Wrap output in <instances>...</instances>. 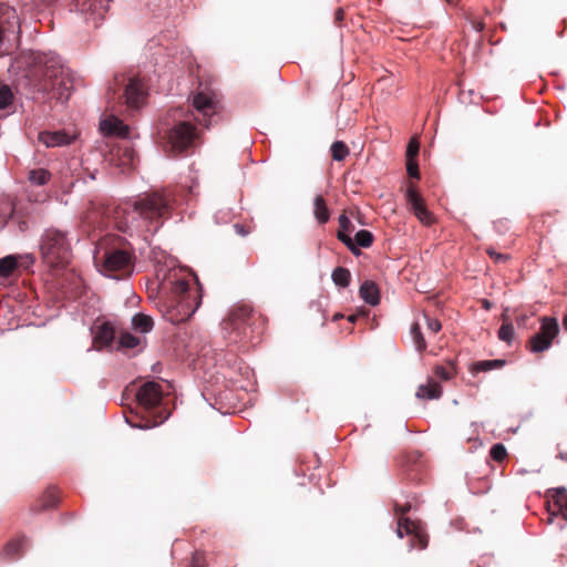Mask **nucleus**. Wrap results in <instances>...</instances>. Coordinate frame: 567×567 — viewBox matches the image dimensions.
I'll return each mask as SVG.
<instances>
[{
    "label": "nucleus",
    "mask_w": 567,
    "mask_h": 567,
    "mask_svg": "<svg viewBox=\"0 0 567 567\" xmlns=\"http://www.w3.org/2000/svg\"><path fill=\"white\" fill-rule=\"evenodd\" d=\"M24 73L18 86L33 100L66 101L72 89V76L61 59L53 53L28 52L17 60Z\"/></svg>",
    "instance_id": "obj_1"
},
{
    "label": "nucleus",
    "mask_w": 567,
    "mask_h": 567,
    "mask_svg": "<svg viewBox=\"0 0 567 567\" xmlns=\"http://www.w3.org/2000/svg\"><path fill=\"white\" fill-rule=\"evenodd\" d=\"M172 202L168 190L145 194L133 204H126L115 210L116 226L124 233L131 230L156 231L162 224L161 219L171 208Z\"/></svg>",
    "instance_id": "obj_2"
},
{
    "label": "nucleus",
    "mask_w": 567,
    "mask_h": 567,
    "mask_svg": "<svg viewBox=\"0 0 567 567\" xmlns=\"http://www.w3.org/2000/svg\"><path fill=\"white\" fill-rule=\"evenodd\" d=\"M161 307L166 319L172 323L188 320L202 303L198 287L190 286L184 278L169 275L159 286Z\"/></svg>",
    "instance_id": "obj_3"
},
{
    "label": "nucleus",
    "mask_w": 567,
    "mask_h": 567,
    "mask_svg": "<svg viewBox=\"0 0 567 567\" xmlns=\"http://www.w3.org/2000/svg\"><path fill=\"white\" fill-rule=\"evenodd\" d=\"M146 95L145 85L140 78L116 74L113 84L107 87L106 102L112 111H116L117 105H126L127 110L136 111L144 104Z\"/></svg>",
    "instance_id": "obj_4"
},
{
    "label": "nucleus",
    "mask_w": 567,
    "mask_h": 567,
    "mask_svg": "<svg viewBox=\"0 0 567 567\" xmlns=\"http://www.w3.org/2000/svg\"><path fill=\"white\" fill-rule=\"evenodd\" d=\"M162 400L163 390L159 383L155 381L143 383L137 390L136 401L138 408L147 415L143 414L140 421L134 420L137 414L132 417L126 416V422L138 429H151L162 424L167 419V415L156 411Z\"/></svg>",
    "instance_id": "obj_5"
},
{
    "label": "nucleus",
    "mask_w": 567,
    "mask_h": 567,
    "mask_svg": "<svg viewBox=\"0 0 567 567\" xmlns=\"http://www.w3.org/2000/svg\"><path fill=\"white\" fill-rule=\"evenodd\" d=\"M40 254L49 267L64 268L72 257L68 234L53 227L45 229L40 238Z\"/></svg>",
    "instance_id": "obj_6"
},
{
    "label": "nucleus",
    "mask_w": 567,
    "mask_h": 567,
    "mask_svg": "<svg viewBox=\"0 0 567 567\" xmlns=\"http://www.w3.org/2000/svg\"><path fill=\"white\" fill-rule=\"evenodd\" d=\"M256 313L250 306L240 305L231 309L223 321L225 338L230 343L246 341L252 337Z\"/></svg>",
    "instance_id": "obj_7"
},
{
    "label": "nucleus",
    "mask_w": 567,
    "mask_h": 567,
    "mask_svg": "<svg viewBox=\"0 0 567 567\" xmlns=\"http://www.w3.org/2000/svg\"><path fill=\"white\" fill-rule=\"evenodd\" d=\"M410 509L411 504L409 503L405 505H400L396 503L394 505V513L398 517L396 534L400 538H402L404 534L411 536V547L425 549L429 544V536L420 522L411 520L404 516Z\"/></svg>",
    "instance_id": "obj_8"
},
{
    "label": "nucleus",
    "mask_w": 567,
    "mask_h": 567,
    "mask_svg": "<svg viewBox=\"0 0 567 567\" xmlns=\"http://www.w3.org/2000/svg\"><path fill=\"white\" fill-rule=\"evenodd\" d=\"M193 106L195 110L194 118L205 127L210 126L212 117L219 111L216 94L209 90L196 92L193 96Z\"/></svg>",
    "instance_id": "obj_9"
},
{
    "label": "nucleus",
    "mask_w": 567,
    "mask_h": 567,
    "mask_svg": "<svg viewBox=\"0 0 567 567\" xmlns=\"http://www.w3.org/2000/svg\"><path fill=\"white\" fill-rule=\"evenodd\" d=\"M559 333V324L556 318L542 317L540 328L527 342L529 351L538 353L548 350L551 347L553 340Z\"/></svg>",
    "instance_id": "obj_10"
},
{
    "label": "nucleus",
    "mask_w": 567,
    "mask_h": 567,
    "mask_svg": "<svg viewBox=\"0 0 567 567\" xmlns=\"http://www.w3.org/2000/svg\"><path fill=\"white\" fill-rule=\"evenodd\" d=\"M197 138L196 127L187 121H181L168 133L169 144L178 152L194 147Z\"/></svg>",
    "instance_id": "obj_11"
},
{
    "label": "nucleus",
    "mask_w": 567,
    "mask_h": 567,
    "mask_svg": "<svg viewBox=\"0 0 567 567\" xmlns=\"http://www.w3.org/2000/svg\"><path fill=\"white\" fill-rule=\"evenodd\" d=\"M110 0H73V6L78 12L84 16L86 22H92L94 27L104 19Z\"/></svg>",
    "instance_id": "obj_12"
},
{
    "label": "nucleus",
    "mask_w": 567,
    "mask_h": 567,
    "mask_svg": "<svg viewBox=\"0 0 567 567\" xmlns=\"http://www.w3.org/2000/svg\"><path fill=\"white\" fill-rule=\"evenodd\" d=\"M102 267L103 271L109 276L117 271L130 274L132 270V257L125 250L115 249L103 256Z\"/></svg>",
    "instance_id": "obj_13"
},
{
    "label": "nucleus",
    "mask_w": 567,
    "mask_h": 567,
    "mask_svg": "<svg viewBox=\"0 0 567 567\" xmlns=\"http://www.w3.org/2000/svg\"><path fill=\"white\" fill-rule=\"evenodd\" d=\"M406 200L411 206L415 217L425 226L435 221L433 214L426 208L423 198L415 188L409 187L406 190Z\"/></svg>",
    "instance_id": "obj_14"
},
{
    "label": "nucleus",
    "mask_w": 567,
    "mask_h": 567,
    "mask_svg": "<svg viewBox=\"0 0 567 567\" xmlns=\"http://www.w3.org/2000/svg\"><path fill=\"white\" fill-rule=\"evenodd\" d=\"M20 28V20L14 8L0 6V45L7 34L14 33Z\"/></svg>",
    "instance_id": "obj_15"
},
{
    "label": "nucleus",
    "mask_w": 567,
    "mask_h": 567,
    "mask_svg": "<svg viewBox=\"0 0 567 567\" xmlns=\"http://www.w3.org/2000/svg\"><path fill=\"white\" fill-rule=\"evenodd\" d=\"M338 220L340 229L337 233V238L344 244L353 255L359 256L361 251L354 245L353 239L349 236V233L354 230V225L346 214H341Z\"/></svg>",
    "instance_id": "obj_16"
},
{
    "label": "nucleus",
    "mask_w": 567,
    "mask_h": 567,
    "mask_svg": "<svg viewBox=\"0 0 567 567\" xmlns=\"http://www.w3.org/2000/svg\"><path fill=\"white\" fill-rule=\"evenodd\" d=\"M60 502V492L55 486L48 487L43 494L38 498L31 511L41 513L47 509L54 508Z\"/></svg>",
    "instance_id": "obj_17"
},
{
    "label": "nucleus",
    "mask_w": 567,
    "mask_h": 567,
    "mask_svg": "<svg viewBox=\"0 0 567 567\" xmlns=\"http://www.w3.org/2000/svg\"><path fill=\"white\" fill-rule=\"evenodd\" d=\"M101 130L107 135L126 138L130 135V127L120 118L110 116L101 122Z\"/></svg>",
    "instance_id": "obj_18"
},
{
    "label": "nucleus",
    "mask_w": 567,
    "mask_h": 567,
    "mask_svg": "<svg viewBox=\"0 0 567 567\" xmlns=\"http://www.w3.org/2000/svg\"><path fill=\"white\" fill-rule=\"evenodd\" d=\"M38 140L39 142L43 143L47 147H56L70 144L73 137L64 131H55L41 132L39 134Z\"/></svg>",
    "instance_id": "obj_19"
},
{
    "label": "nucleus",
    "mask_w": 567,
    "mask_h": 567,
    "mask_svg": "<svg viewBox=\"0 0 567 567\" xmlns=\"http://www.w3.org/2000/svg\"><path fill=\"white\" fill-rule=\"evenodd\" d=\"M547 493L551 498L553 506L567 520V489L565 487H557L548 489Z\"/></svg>",
    "instance_id": "obj_20"
},
{
    "label": "nucleus",
    "mask_w": 567,
    "mask_h": 567,
    "mask_svg": "<svg viewBox=\"0 0 567 567\" xmlns=\"http://www.w3.org/2000/svg\"><path fill=\"white\" fill-rule=\"evenodd\" d=\"M360 297L370 306H377L380 302V290L375 282L365 280L359 290Z\"/></svg>",
    "instance_id": "obj_21"
},
{
    "label": "nucleus",
    "mask_w": 567,
    "mask_h": 567,
    "mask_svg": "<svg viewBox=\"0 0 567 567\" xmlns=\"http://www.w3.org/2000/svg\"><path fill=\"white\" fill-rule=\"evenodd\" d=\"M115 338V329L110 322H103L96 328L94 342L100 347L110 346Z\"/></svg>",
    "instance_id": "obj_22"
},
{
    "label": "nucleus",
    "mask_w": 567,
    "mask_h": 567,
    "mask_svg": "<svg viewBox=\"0 0 567 567\" xmlns=\"http://www.w3.org/2000/svg\"><path fill=\"white\" fill-rule=\"evenodd\" d=\"M442 395V386L435 382L433 379H430L426 384H421L417 388L416 396L420 399H440Z\"/></svg>",
    "instance_id": "obj_23"
},
{
    "label": "nucleus",
    "mask_w": 567,
    "mask_h": 567,
    "mask_svg": "<svg viewBox=\"0 0 567 567\" xmlns=\"http://www.w3.org/2000/svg\"><path fill=\"white\" fill-rule=\"evenodd\" d=\"M116 156L118 157V166L123 168H132L135 164L136 153L128 145L120 146Z\"/></svg>",
    "instance_id": "obj_24"
},
{
    "label": "nucleus",
    "mask_w": 567,
    "mask_h": 567,
    "mask_svg": "<svg viewBox=\"0 0 567 567\" xmlns=\"http://www.w3.org/2000/svg\"><path fill=\"white\" fill-rule=\"evenodd\" d=\"M504 365L505 361L499 359L477 361L472 364L471 372L476 374L478 372H487L493 369H501Z\"/></svg>",
    "instance_id": "obj_25"
},
{
    "label": "nucleus",
    "mask_w": 567,
    "mask_h": 567,
    "mask_svg": "<svg viewBox=\"0 0 567 567\" xmlns=\"http://www.w3.org/2000/svg\"><path fill=\"white\" fill-rule=\"evenodd\" d=\"M51 178V173L44 168H33L28 172V181L35 186L45 185Z\"/></svg>",
    "instance_id": "obj_26"
},
{
    "label": "nucleus",
    "mask_w": 567,
    "mask_h": 567,
    "mask_svg": "<svg viewBox=\"0 0 567 567\" xmlns=\"http://www.w3.org/2000/svg\"><path fill=\"white\" fill-rule=\"evenodd\" d=\"M315 216L320 224H324L329 220L330 213L326 204L324 198L321 195H317L315 198Z\"/></svg>",
    "instance_id": "obj_27"
},
{
    "label": "nucleus",
    "mask_w": 567,
    "mask_h": 567,
    "mask_svg": "<svg viewBox=\"0 0 567 567\" xmlns=\"http://www.w3.org/2000/svg\"><path fill=\"white\" fill-rule=\"evenodd\" d=\"M132 324L135 330L146 333L153 329L154 322L150 316L144 313H137L132 319Z\"/></svg>",
    "instance_id": "obj_28"
},
{
    "label": "nucleus",
    "mask_w": 567,
    "mask_h": 567,
    "mask_svg": "<svg viewBox=\"0 0 567 567\" xmlns=\"http://www.w3.org/2000/svg\"><path fill=\"white\" fill-rule=\"evenodd\" d=\"M19 268V259L16 256H7L0 259V276L8 278Z\"/></svg>",
    "instance_id": "obj_29"
},
{
    "label": "nucleus",
    "mask_w": 567,
    "mask_h": 567,
    "mask_svg": "<svg viewBox=\"0 0 567 567\" xmlns=\"http://www.w3.org/2000/svg\"><path fill=\"white\" fill-rule=\"evenodd\" d=\"M23 553V539H12L3 548V555L9 559L18 558Z\"/></svg>",
    "instance_id": "obj_30"
},
{
    "label": "nucleus",
    "mask_w": 567,
    "mask_h": 567,
    "mask_svg": "<svg viewBox=\"0 0 567 567\" xmlns=\"http://www.w3.org/2000/svg\"><path fill=\"white\" fill-rule=\"evenodd\" d=\"M455 373V365L452 360L446 361L445 364H437L434 368V374L444 381L451 380Z\"/></svg>",
    "instance_id": "obj_31"
},
{
    "label": "nucleus",
    "mask_w": 567,
    "mask_h": 567,
    "mask_svg": "<svg viewBox=\"0 0 567 567\" xmlns=\"http://www.w3.org/2000/svg\"><path fill=\"white\" fill-rule=\"evenodd\" d=\"M332 280L337 286L346 288L350 285L351 274L347 268L337 267L332 271Z\"/></svg>",
    "instance_id": "obj_32"
},
{
    "label": "nucleus",
    "mask_w": 567,
    "mask_h": 567,
    "mask_svg": "<svg viewBox=\"0 0 567 567\" xmlns=\"http://www.w3.org/2000/svg\"><path fill=\"white\" fill-rule=\"evenodd\" d=\"M374 237L371 231L362 229L359 230L354 236V245L363 248H369L373 244Z\"/></svg>",
    "instance_id": "obj_33"
},
{
    "label": "nucleus",
    "mask_w": 567,
    "mask_h": 567,
    "mask_svg": "<svg viewBox=\"0 0 567 567\" xmlns=\"http://www.w3.org/2000/svg\"><path fill=\"white\" fill-rule=\"evenodd\" d=\"M141 343V338L131 334L130 332H122L118 338V347L121 349H134Z\"/></svg>",
    "instance_id": "obj_34"
},
{
    "label": "nucleus",
    "mask_w": 567,
    "mask_h": 567,
    "mask_svg": "<svg viewBox=\"0 0 567 567\" xmlns=\"http://www.w3.org/2000/svg\"><path fill=\"white\" fill-rule=\"evenodd\" d=\"M349 155V147L341 141L331 145V156L334 161L341 162Z\"/></svg>",
    "instance_id": "obj_35"
},
{
    "label": "nucleus",
    "mask_w": 567,
    "mask_h": 567,
    "mask_svg": "<svg viewBox=\"0 0 567 567\" xmlns=\"http://www.w3.org/2000/svg\"><path fill=\"white\" fill-rule=\"evenodd\" d=\"M411 336L415 343L417 351L422 352L426 349L425 339L421 332V328L419 323H413L411 327Z\"/></svg>",
    "instance_id": "obj_36"
},
{
    "label": "nucleus",
    "mask_w": 567,
    "mask_h": 567,
    "mask_svg": "<svg viewBox=\"0 0 567 567\" xmlns=\"http://www.w3.org/2000/svg\"><path fill=\"white\" fill-rule=\"evenodd\" d=\"M514 336H515L514 326L509 322H504L498 330V338L502 341L511 343L512 340L514 339Z\"/></svg>",
    "instance_id": "obj_37"
},
{
    "label": "nucleus",
    "mask_w": 567,
    "mask_h": 567,
    "mask_svg": "<svg viewBox=\"0 0 567 567\" xmlns=\"http://www.w3.org/2000/svg\"><path fill=\"white\" fill-rule=\"evenodd\" d=\"M13 101V93L8 85L0 86V109H7Z\"/></svg>",
    "instance_id": "obj_38"
},
{
    "label": "nucleus",
    "mask_w": 567,
    "mask_h": 567,
    "mask_svg": "<svg viewBox=\"0 0 567 567\" xmlns=\"http://www.w3.org/2000/svg\"><path fill=\"white\" fill-rule=\"evenodd\" d=\"M489 455L495 462L502 463L507 456L506 447L502 443L494 444L491 447Z\"/></svg>",
    "instance_id": "obj_39"
},
{
    "label": "nucleus",
    "mask_w": 567,
    "mask_h": 567,
    "mask_svg": "<svg viewBox=\"0 0 567 567\" xmlns=\"http://www.w3.org/2000/svg\"><path fill=\"white\" fill-rule=\"evenodd\" d=\"M486 254L497 264L506 262L509 259L508 255L497 252L494 248L488 247Z\"/></svg>",
    "instance_id": "obj_40"
},
{
    "label": "nucleus",
    "mask_w": 567,
    "mask_h": 567,
    "mask_svg": "<svg viewBox=\"0 0 567 567\" xmlns=\"http://www.w3.org/2000/svg\"><path fill=\"white\" fill-rule=\"evenodd\" d=\"M408 174L413 178H420L419 165L415 159H406Z\"/></svg>",
    "instance_id": "obj_41"
},
{
    "label": "nucleus",
    "mask_w": 567,
    "mask_h": 567,
    "mask_svg": "<svg viewBox=\"0 0 567 567\" xmlns=\"http://www.w3.org/2000/svg\"><path fill=\"white\" fill-rule=\"evenodd\" d=\"M419 143L414 140H411L408 144L406 159H415L419 154Z\"/></svg>",
    "instance_id": "obj_42"
},
{
    "label": "nucleus",
    "mask_w": 567,
    "mask_h": 567,
    "mask_svg": "<svg viewBox=\"0 0 567 567\" xmlns=\"http://www.w3.org/2000/svg\"><path fill=\"white\" fill-rule=\"evenodd\" d=\"M424 318L426 320V326L430 331H432L433 333H437L441 330L442 326L437 319H432L427 315H424Z\"/></svg>",
    "instance_id": "obj_43"
},
{
    "label": "nucleus",
    "mask_w": 567,
    "mask_h": 567,
    "mask_svg": "<svg viewBox=\"0 0 567 567\" xmlns=\"http://www.w3.org/2000/svg\"><path fill=\"white\" fill-rule=\"evenodd\" d=\"M189 567H205L204 554L196 551L192 557V563Z\"/></svg>",
    "instance_id": "obj_44"
},
{
    "label": "nucleus",
    "mask_w": 567,
    "mask_h": 567,
    "mask_svg": "<svg viewBox=\"0 0 567 567\" xmlns=\"http://www.w3.org/2000/svg\"><path fill=\"white\" fill-rule=\"evenodd\" d=\"M19 259V268L28 269L31 265H33L34 259L32 256L18 257Z\"/></svg>",
    "instance_id": "obj_45"
},
{
    "label": "nucleus",
    "mask_w": 567,
    "mask_h": 567,
    "mask_svg": "<svg viewBox=\"0 0 567 567\" xmlns=\"http://www.w3.org/2000/svg\"><path fill=\"white\" fill-rule=\"evenodd\" d=\"M55 0H34V6L39 7L40 4L49 6L53 3Z\"/></svg>",
    "instance_id": "obj_46"
},
{
    "label": "nucleus",
    "mask_w": 567,
    "mask_h": 567,
    "mask_svg": "<svg viewBox=\"0 0 567 567\" xmlns=\"http://www.w3.org/2000/svg\"><path fill=\"white\" fill-rule=\"evenodd\" d=\"M482 307L486 310H489L492 308V302L487 299L482 300Z\"/></svg>",
    "instance_id": "obj_47"
},
{
    "label": "nucleus",
    "mask_w": 567,
    "mask_h": 567,
    "mask_svg": "<svg viewBox=\"0 0 567 567\" xmlns=\"http://www.w3.org/2000/svg\"><path fill=\"white\" fill-rule=\"evenodd\" d=\"M343 10L342 9H338L337 12H336V20L338 21H341L343 19Z\"/></svg>",
    "instance_id": "obj_48"
},
{
    "label": "nucleus",
    "mask_w": 567,
    "mask_h": 567,
    "mask_svg": "<svg viewBox=\"0 0 567 567\" xmlns=\"http://www.w3.org/2000/svg\"><path fill=\"white\" fill-rule=\"evenodd\" d=\"M235 227H236L237 231H238L240 235L245 236V235L247 234V231H245V229H244V227H243V226H240V225H236Z\"/></svg>",
    "instance_id": "obj_49"
},
{
    "label": "nucleus",
    "mask_w": 567,
    "mask_h": 567,
    "mask_svg": "<svg viewBox=\"0 0 567 567\" xmlns=\"http://www.w3.org/2000/svg\"><path fill=\"white\" fill-rule=\"evenodd\" d=\"M359 316H360V315H350V316L348 317V320H349L350 322H355Z\"/></svg>",
    "instance_id": "obj_50"
},
{
    "label": "nucleus",
    "mask_w": 567,
    "mask_h": 567,
    "mask_svg": "<svg viewBox=\"0 0 567 567\" xmlns=\"http://www.w3.org/2000/svg\"><path fill=\"white\" fill-rule=\"evenodd\" d=\"M563 327L567 331V315L563 319Z\"/></svg>",
    "instance_id": "obj_51"
},
{
    "label": "nucleus",
    "mask_w": 567,
    "mask_h": 567,
    "mask_svg": "<svg viewBox=\"0 0 567 567\" xmlns=\"http://www.w3.org/2000/svg\"><path fill=\"white\" fill-rule=\"evenodd\" d=\"M339 318H342V315H340V313H336V315L333 316V320H338Z\"/></svg>",
    "instance_id": "obj_52"
}]
</instances>
